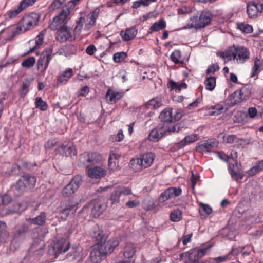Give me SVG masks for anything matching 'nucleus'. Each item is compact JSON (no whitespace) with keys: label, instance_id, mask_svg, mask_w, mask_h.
I'll return each instance as SVG.
<instances>
[{"label":"nucleus","instance_id":"1","mask_svg":"<svg viewBox=\"0 0 263 263\" xmlns=\"http://www.w3.org/2000/svg\"><path fill=\"white\" fill-rule=\"evenodd\" d=\"M223 57L228 60H233L238 64H243L250 59V51L242 46H233L223 53Z\"/></svg>","mask_w":263,"mask_h":263},{"label":"nucleus","instance_id":"2","mask_svg":"<svg viewBox=\"0 0 263 263\" xmlns=\"http://www.w3.org/2000/svg\"><path fill=\"white\" fill-rule=\"evenodd\" d=\"M36 179L33 175L26 174L22 176L12 186L16 196H19L24 192L33 189L36 184Z\"/></svg>","mask_w":263,"mask_h":263},{"label":"nucleus","instance_id":"3","mask_svg":"<svg viewBox=\"0 0 263 263\" xmlns=\"http://www.w3.org/2000/svg\"><path fill=\"white\" fill-rule=\"evenodd\" d=\"M212 18V14L208 11H202L199 16H194L190 18V22L183 26L182 29L202 28L209 24Z\"/></svg>","mask_w":263,"mask_h":263},{"label":"nucleus","instance_id":"4","mask_svg":"<svg viewBox=\"0 0 263 263\" xmlns=\"http://www.w3.org/2000/svg\"><path fill=\"white\" fill-rule=\"evenodd\" d=\"M70 13L71 11L64 7L59 14L54 17L52 21L49 23L50 29L55 31L66 27Z\"/></svg>","mask_w":263,"mask_h":263},{"label":"nucleus","instance_id":"5","mask_svg":"<svg viewBox=\"0 0 263 263\" xmlns=\"http://www.w3.org/2000/svg\"><path fill=\"white\" fill-rule=\"evenodd\" d=\"M70 247V243L65 238L56 239L52 243L49 245L48 253L50 255L57 258L58 256L67 251Z\"/></svg>","mask_w":263,"mask_h":263},{"label":"nucleus","instance_id":"6","mask_svg":"<svg viewBox=\"0 0 263 263\" xmlns=\"http://www.w3.org/2000/svg\"><path fill=\"white\" fill-rule=\"evenodd\" d=\"M155 156L153 153H146L141 155L140 157L133 158L130 161L132 166L137 164V170H142L149 167L153 163Z\"/></svg>","mask_w":263,"mask_h":263},{"label":"nucleus","instance_id":"7","mask_svg":"<svg viewBox=\"0 0 263 263\" xmlns=\"http://www.w3.org/2000/svg\"><path fill=\"white\" fill-rule=\"evenodd\" d=\"M159 119L161 120V123L159 124L164 126L167 127L171 129V131L179 132L180 129L179 125H174L173 124V116H172V109L171 108H166L164 109L159 116Z\"/></svg>","mask_w":263,"mask_h":263},{"label":"nucleus","instance_id":"8","mask_svg":"<svg viewBox=\"0 0 263 263\" xmlns=\"http://www.w3.org/2000/svg\"><path fill=\"white\" fill-rule=\"evenodd\" d=\"M39 15L35 13H32L24 16L18 24L21 31L25 32L35 26L39 21Z\"/></svg>","mask_w":263,"mask_h":263},{"label":"nucleus","instance_id":"9","mask_svg":"<svg viewBox=\"0 0 263 263\" xmlns=\"http://www.w3.org/2000/svg\"><path fill=\"white\" fill-rule=\"evenodd\" d=\"M263 11V3L254 0L250 2L247 5V13L248 17L251 19H255L260 16Z\"/></svg>","mask_w":263,"mask_h":263},{"label":"nucleus","instance_id":"10","mask_svg":"<svg viewBox=\"0 0 263 263\" xmlns=\"http://www.w3.org/2000/svg\"><path fill=\"white\" fill-rule=\"evenodd\" d=\"M108 254L107 251V246L105 244L97 243L92 247V249L90 253V259L93 262H98L100 261L103 257Z\"/></svg>","mask_w":263,"mask_h":263},{"label":"nucleus","instance_id":"11","mask_svg":"<svg viewBox=\"0 0 263 263\" xmlns=\"http://www.w3.org/2000/svg\"><path fill=\"white\" fill-rule=\"evenodd\" d=\"M82 182V176L76 175L71 181L63 189L62 194L63 196L69 197L78 189Z\"/></svg>","mask_w":263,"mask_h":263},{"label":"nucleus","instance_id":"12","mask_svg":"<svg viewBox=\"0 0 263 263\" xmlns=\"http://www.w3.org/2000/svg\"><path fill=\"white\" fill-rule=\"evenodd\" d=\"M172 130L167 127H164V125L160 124L155 128H154L149 133L148 136V139L153 142L159 141L164 135L173 133Z\"/></svg>","mask_w":263,"mask_h":263},{"label":"nucleus","instance_id":"13","mask_svg":"<svg viewBox=\"0 0 263 263\" xmlns=\"http://www.w3.org/2000/svg\"><path fill=\"white\" fill-rule=\"evenodd\" d=\"M81 162L87 167L100 162L102 156L96 153H84L80 156Z\"/></svg>","mask_w":263,"mask_h":263},{"label":"nucleus","instance_id":"14","mask_svg":"<svg viewBox=\"0 0 263 263\" xmlns=\"http://www.w3.org/2000/svg\"><path fill=\"white\" fill-rule=\"evenodd\" d=\"M57 154L62 156L72 157L77 154L76 147L72 142H65L57 147L55 150Z\"/></svg>","mask_w":263,"mask_h":263},{"label":"nucleus","instance_id":"15","mask_svg":"<svg viewBox=\"0 0 263 263\" xmlns=\"http://www.w3.org/2000/svg\"><path fill=\"white\" fill-rule=\"evenodd\" d=\"M52 48H47L44 50L37 62L39 69L45 70L48 67L49 63L52 58Z\"/></svg>","mask_w":263,"mask_h":263},{"label":"nucleus","instance_id":"16","mask_svg":"<svg viewBox=\"0 0 263 263\" xmlns=\"http://www.w3.org/2000/svg\"><path fill=\"white\" fill-rule=\"evenodd\" d=\"M197 254V253L190 250L187 252L181 254L180 256L184 263H204Z\"/></svg>","mask_w":263,"mask_h":263},{"label":"nucleus","instance_id":"17","mask_svg":"<svg viewBox=\"0 0 263 263\" xmlns=\"http://www.w3.org/2000/svg\"><path fill=\"white\" fill-rule=\"evenodd\" d=\"M90 235L91 238L97 242V243L105 244L107 237L98 226L96 225L93 227Z\"/></svg>","mask_w":263,"mask_h":263},{"label":"nucleus","instance_id":"18","mask_svg":"<svg viewBox=\"0 0 263 263\" xmlns=\"http://www.w3.org/2000/svg\"><path fill=\"white\" fill-rule=\"evenodd\" d=\"M57 39L61 42L67 41H71L73 40L70 28L67 26L57 30Z\"/></svg>","mask_w":263,"mask_h":263},{"label":"nucleus","instance_id":"19","mask_svg":"<svg viewBox=\"0 0 263 263\" xmlns=\"http://www.w3.org/2000/svg\"><path fill=\"white\" fill-rule=\"evenodd\" d=\"M77 210L76 205L72 204L70 201H66L62 203L61 209L59 210V213L65 216H68L70 214H73Z\"/></svg>","mask_w":263,"mask_h":263},{"label":"nucleus","instance_id":"20","mask_svg":"<svg viewBox=\"0 0 263 263\" xmlns=\"http://www.w3.org/2000/svg\"><path fill=\"white\" fill-rule=\"evenodd\" d=\"M136 252L135 245L132 243H127L124 247V255L125 257L131 259L129 261H123L117 263H134V260L132 259L134 255Z\"/></svg>","mask_w":263,"mask_h":263},{"label":"nucleus","instance_id":"21","mask_svg":"<svg viewBox=\"0 0 263 263\" xmlns=\"http://www.w3.org/2000/svg\"><path fill=\"white\" fill-rule=\"evenodd\" d=\"M73 75V72L72 68H67L64 71L59 72L57 76V80L59 83L66 84Z\"/></svg>","mask_w":263,"mask_h":263},{"label":"nucleus","instance_id":"22","mask_svg":"<svg viewBox=\"0 0 263 263\" xmlns=\"http://www.w3.org/2000/svg\"><path fill=\"white\" fill-rule=\"evenodd\" d=\"M105 174V170L101 167L95 166L89 168L88 170V176L92 178H100L104 176Z\"/></svg>","mask_w":263,"mask_h":263},{"label":"nucleus","instance_id":"23","mask_svg":"<svg viewBox=\"0 0 263 263\" xmlns=\"http://www.w3.org/2000/svg\"><path fill=\"white\" fill-rule=\"evenodd\" d=\"M46 213L42 212L39 215L33 218H27L26 219V221L28 222V224L43 226L46 222Z\"/></svg>","mask_w":263,"mask_h":263},{"label":"nucleus","instance_id":"24","mask_svg":"<svg viewBox=\"0 0 263 263\" xmlns=\"http://www.w3.org/2000/svg\"><path fill=\"white\" fill-rule=\"evenodd\" d=\"M138 32L135 27H132L127 29L125 31L122 30L120 32V35L123 41H128L134 39Z\"/></svg>","mask_w":263,"mask_h":263},{"label":"nucleus","instance_id":"25","mask_svg":"<svg viewBox=\"0 0 263 263\" xmlns=\"http://www.w3.org/2000/svg\"><path fill=\"white\" fill-rule=\"evenodd\" d=\"M166 27V22L164 18H160L154 23L149 28L148 33L158 32L165 29Z\"/></svg>","mask_w":263,"mask_h":263},{"label":"nucleus","instance_id":"26","mask_svg":"<svg viewBox=\"0 0 263 263\" xmlns=\"http://www.w3.org/2000/svg\"><path fill=\"white\" fill-rule=\"evenodd\" d=\"M123 96V94L121 92L111 91L108 90L106 94V98L108 102L110 104L115 103L119 100Z\"/></svg>","mask_w":263,"mask_h":263},{"label":"nucleus","instance_id":"27","mask_svg":"<svg viewBox=\"0 0 263 263\" xmlns=\"http://www.w3.org/2000/svg\"><path fill=\"white\" fill-rule=\"evenodd\" d=\"M9 236L6 223L4 221H0V244L5 243Z\"/></svg>","mask_w":263,"mask_h":263},{"label":"nucleus","instance_id":"28","mask_svg":"<svg viewBox=\"0 0 263 263\" xmlns=\"http://www.w3.org/2000/svg\"><path fill=\"white\" fill-rule=\"evenodd\" d=\"M263 69V60L256 58L254 60V65L252 68L251 77H255Z\"/></svg>","mask_w":263,"mask_h":263},{"label":"nucleus","instance_id":"29","mask_svg":"<svg viewBox=\"0 0 263 263\" xmlns=\"http://www.w3.org/2000/svg\"><path fill=\"white\" fill-rule=\"evenodd\" d=\"M93 206L91 210V214L94 217H99L104 210L101 201L99 200H95L93 201Z\"/></svg>","mask_w":263,"mask_h":263},{"label":"nucleus","instance_id":"30","mask_svg":"<svg viewBox=\"0 0 263 263\" xmlns=\"http://www.w3.org/2000/svg\"><path fill=\"white\" fill-rule=\"evenodd\" d=\"M198 139V136L197 134H191L186 136L179 143V146L184 147L186 145L193 143Z\"/></svg>","mask_w":263,"mask_h":263},{"label":"nucleus","instance_id":"31","mask_svg":"<svg viewBox=\"0 0 263 263\" xmlns=\"http://www.w3.org/2000/svg\"><path fill=\"white\" fill-rule=\"evenodd\" d=\"M213 146V143L205 140L199 142L196 146V148L199 151L209 152Z\"/></svg>","mask_w":263,"mask_h":263},{"label":"nucleus","instance_id":"32","mask_svg":"<svg viewBox=\"0 0 263 263\" xmlns=\"http://www.w3.org/2000/svg\"><path fill=\"white\" fill-rule=\"evenodd\" d=\"M168 84L169 87H170L171 89H176L177 92H179L182 89L187 88V84L185 83H177L172 80H170Z\"/></svg>","mask_w":263,"mask_h":263},{"label":"nucleus","instance_id":"33","mask_svg":"<svg viewBox=\"0 0 263 263\" xmlns=\"http://www.w3.org/2000/svg\"><path fill=\"white\" fill-rule=\"evenodd\" d=\"M162 105V100L160 98L157 97L149 100L146 104V106L149 109H157Z\"/></svg>","mask_w":263,"mask_h":263},{"label":"nucleus","instance_id":"34","mask_svg":"<svg viewBox=\"0 0 263 263\" xmlns=\"http://www.w3.org/2000/svg\"><path fill=\"white\" fill-rule=\"evenodd\" d=\"M204 85L206 90L212 91L216 86V78L213 76L207 77L204 81Z\"/></svg>","mask_w":263,"mask_h":263},{"label":"nucleus","instance_id":"35","mask_svg":"<svg viewBox=\"0 0 263 263\" xmlns=\"http://www.w3.org/2000/svg\"><path fill=\"white\" fill-rule=\"evenodd\" d=\"M120 156V154L115 153L112 150L110 151V157L108 159V166L110 169H114L116 164V162L114 160H118Z\"/></svg>","mask_w":263,"mask_h":263},{"label":"nucleus","instance_id":"36","mask_svg":"<svg viewBox=\"0 0 263 263\" xmlns=\"http://www.w3.org/2000/svg\"><path fill=\"white\" fill-rule=\"evenodd\" d=\"M182 211L176 209L173 210L170 213V219L173 222H178L182 219Z\"/></svg>","mask_w":263,"mask_h":263},{"label":"nucleus","instance_id":"37","mask_svg":"<svg viewBox=\"0 0 263 263\" xmlns=\"http://www.w3.org/2000/svg\"><path fill=\"white\" fill-rule=\"evenodd\" d=\"M181 57V52L179 50H174L171 54L170 58L175 64H183V61L180 60Z\"/></svg>","mask_w":263,"mask_h":263},{"label":"nucleus","instance_id":"38","mask_svg":"<svg viewBox=\"0 0 263 263\" xmlns=\"http://www.w3.org/2000/svg\"><path fill=\"white\" fill-rule=\"evenodd\" d=\"M200 213L202 217H205L212 212V208L208 204L202 203L200 204Z\"/></svg>","mask_w":263,"mask_h":263},{"label":"nucleus","instance_id":"39","mask_svg":"<svg viewBox=\"0 0 263 263\" xmlns=\"http://www.w3.org/2000/svg\"><path fill=\"white\" fill-rule=\"evenodd\" d=\"M233 97L235 103H239L246 99V96L243 90H237L233 93Z\"/></svg>","mask_w":263,"mask_h":263},{"label":"nucleus","instance_id":"40","mask_svg":"<svg viewBox=\"0 0 263 263\" xmlns=\"http://www.w3.org/2000/svg\"><path fill=\"white\" fill-rule=\"evenodd\" d=\"M263 170V160L256 163V165L248 171L249 176H253Z\"/></svg>","mask_w":263,"mask_h":263},{"label":"nucleus","instance_id":"41","mask_svg":"<svg viewBox=\"0 0 263 263\" xmlns=\"http://www.w3.org/2000/svg\"><path fill=\"white\" fill-rule=\"evenodd\" d=\"M119 242L117 238H114L110 239L105 245L107 246V251L108 253H110L114 249L119 245Z\"/></svg>","mask_w":263,"mask_h":263},{"label":"nucleus","instance_id":"42","mask_svg":"<svg viewBox=\"0 0 263 263\" xmlns=\"http://www.w3.org/2000/svg\"><path fill=\"white\" fill-rule=\"evenodd\" d=\"M29 230V224L23 223L16 227L15 232H17L23 236L26 237V234Z\"/></svg>","mask_w":263,"mask_h":263},{"label":"nucleus","instance_id":"43","mask_svg":"<svg viewBox=\"0 0 263 263\" xmlns=\"http://www.w3.org/2000/svg\"><path fill=\"white\" fill-rule=\"evenodd\" d=\"M25 237L23 236L22 235L15 231L13 234L11 245L13 246L15 245H19L25 239Z\"/></svg>","mask_w":263,"mask_h":263},{"label":"nucleus","instance_id":"44","mask_svg":"<svg viewBox=\"0 0 263 263\" xmlns=\"http://www.w3.org/2000/svg\"><path fill=\"white\" fill-rule=\"evenodd\" d=\"M35 105L37 108H39L42 111L46 110L48 107L47 103L43 101L41 97L36 98Z\"/></svg>","mask_w":263,"mask_h":263},{"label":"nucleus","instance_id":"45","mask_svg":"<svg viewBox=\"0 0 263 263\" xmlns=\"http://www.w3.org/2000/svg\"><path fill=\"white\" fill-rule=\"evenodd\" d=\"M127 57L125 52H119L115 53L113 55V60L115 63H120L124 61Z\"/></svg>","mask_w":263,"mask_h":263},{"label":"nucleus","instance_id":"46","mask_svg":"<svg viewBox=\"0 0 263 263\" xmlns=\"http://www.w3.org/2000/svg\"><path fill=\"white\" fill-rule=\"evenodd\" d=\"M21 11V9H20L18 6L17 8H14V9L7 11L5 14V16L7 18H13L16 17Z\"/></svg>","mask_w":263,"mask_h":263},{"label":"nucleus","instance_id":"47","mask_svg":"<svg viewBox=\"0 0 263 263\" xmlns=\"http://www.w3.org/2000/svg\"><path fill=\"white\" fill-rule=\"evenodd\" d=\"M121 195L120 194L118 187L116 190H114L112 192L109 198L112 204L118 203L120 200Z\"/></svg>","mask_w":263,"mask_h":263},{"label":"nucleus","instance_id":"48","mask_svg":"<svg viewBox=\"0 0 263 263\" xmlns=\"http://www.w3.org/2000/svg\"><path fill=\"white\" fill-rule=\"evenodd\" d=\"M57 45H52L50 46L48 49H51L52 48V57L55 55H63L64 56V54L66 53H65V48L64 47H62L61 48H59L57 50L56 49Z\"/></svg>","mask_w":263,"mask_h":263},{"label":"nucleus","instance_id":"49","mask_svg":"<svg viewBox=\"0 0 263 263\" xmlns=\"http://www.w3.org/2000/svg\"><path fill=\"white\" fill-rule=\"evenodd\" d=\"M167 191L172 198H175L180 196L182 193V190L180 187H171L168 188Z\"/></svg>","mask_w":263,"mask_h":263},{"label":"nucleus","instance_id":"50","mask_svg":"<svg viewBox=\"0 0 263 263\" xmlns=\"http://www.w3.org/2000/svg\"><path fill=\"white\" fill-rule=\"evenodd\" d=\"M35 62V59L34 57H30L25 59L21 65L24 67L30 68L32 67Z\"/></svg>","mask_w":263,"mask_h":263},{"label":"nucleus","instance_id":"51","mask_svg":"<svg viewBox=\"0 0 263 263\" xmlns=\"http://www.w3.org/2000/svg\"><path fill=\"white\" fill-rule=\"evenodd\" d=\"M36 1V0H22L18 5V7L22 11L28 7L32 6Z\"/></svg>","mask_w":263,"mask_h":263},{"label":"nucleus","instance_id":"52","mask_svg":"<svg viewBox=\"0 0 263 263\" xmlns=\"http://www.w3.org/2000/svg\"><path fill=\"white\" fill-rule=\"evenodd\" d=\"M238 28L241 31L247 33H251L253 31L252 26L245 23L238 24Z\"/></svg>","mask_w":263,"mask_h":263},{"label":"nucleus","instance_id":"53","mask_svg":"<svg viewBox=\"0 0 263 263\" xmlns=\"http://www.w3.org/2000/svg\"><path fill=\"white\" fill-rule=\"evenodd\" d=\"M223 139L224 142L229 144H233L237 141V138L235 135H224Z\"/></svg>","mask_w":263,"mask_h":263},{"label":"nucleus","instance_id":"54","mask_svg":"<svg viewBox=\"0 0 263 263\" xmlns=\"http://www.w3.org/2000/svg\"><path fill=\"white\" fill-rule=\"evenodd\" d=\"M65 2L63 0H53L50 6V9L54 10L59 9Z\"/></svg>","mask_w":263,"mask_h":263},{"label":"nucleus","instance_id":"55","mask_svg":"<svg viewBox=\"0 0 263 263\" xmlns=\"http://www.w3.org/2000/svg\"><path fill=\"white\" fill-rule=\"evenodd\" d=\"M179 14H188L192 12V8L187 6H183L177 9Z\"/></svg>","mask_w":263,"mask_h":263},{"label":"nucleus","instance_id":"56","mask_svg":"<svg viewBox=\"0 0 263 263\" xmlns=\"http://www.w3.org/2000/svg\"><path fill=\"white\" fill-rule=\"evenodd\" d=\"M209 247H205L201 249H192L194 252L197 253V255L200 257V258H201L203 256H204L206 253L207 251L209 250Z\"/></svg>","mask_w":263,"mask_h":263},{"label":"nucleus","instance_id":"57","mask_svg":"<svg viewBox=\"0 0 263 263\" xmlns=\"http://www.w3.org/2000/svg\"><path fill=\"white\" fill-rule=\"evenodd\" d=\"M212 110L211 115H217L221 112V111L223 110V107L220 105H217L212 107Z\"/></svg>","mask_w":263,"mask_h":263},{"label":"nucleus","instance_id":"58","mask_svg":"<svg viewBox=\"0 0 263 263\" xmlns=\"http://www.w3.org/2000/svg\"><path fill=\"white\" fill-rule=\"evenodd\" d=\"M80 1V0H71L65 5L64 7L71 12V11L74 9L77 2Z\"/></svg>","mask_w":263,"mask_h":263},{"label":"nucleus","instance_id":"59","mask_svg":"<svg viewBox=\"0 0 263 263\" xmlns=\"http://www.w3.org/2000/svg\"><path fill=\"white\" fill-rule=\"evenodd\" d=\"M43 39V34L42 33H40L35 39V46L33 48L32 50H34L42 44Z\"/></svg>","mask_w":263,"mask_h":263},{"label":"nucleus","instance_id":"60","mask_svg":"<svg viewBox=\"0 0 263 263\" xmlns=\"http://www.w3.org/2000/svg\"><path fill=\"white\" fill-rule=\"evenodd\" d=\"M243 247L244 248V249H242V250L241 255L243 257L249 255L253 250L252 247L251 245H246Z\"/></svg>","mask_w":263,"mask_h":263},{"label":"nucleus","instance_id":"61","mask_svg":"<svg viewBox=\"0 0 263 263\" xmlns=\"http://www.w3.org/2000/svg\"><path fill=\"white\" fill-rule=\"evenodd\" d=\"M242 249H244L243 246H239L237 248L233 247L228 254L229 255L230 254H233L234 256L238 255V254H241Z\"/></svg>","mask_w":263,"mask_h":263},{"label":"nucleus","instance_id":"62","mask_svg":"<svg viewBox=\"0 0 263 263\" xmlns=\"http://www.w3.org/2000/svg\"><path fill=\"white\" fill-rule=\"evenodd\" d=\"M216 154L219 159L225 162L228 161L232 156V154L231 155V156H229L222 152H217Z\"/></svg>","mask_w":263,"mask_h":263},{"label":"nucleus","instance_id":"63","mask_svg":"<svg viewBox=\"0 0 263 263\" xmlns=\"http://www.w3.org/2000/svg\"><path fill=\"white\" fill-rule=\"evenodd\" d=\"M121 195H129L132 194V192L130 189L127 187H118Z\"/></svg>","mask_w":263,"mask_h":263},{"label":"nucleus","instance_id":"64","mask_svg":"<svg viewBox=\"0 0 263 263\" xmlns=\"http://www.w3.org/2000/svg\"><path fill=\"white\" fill-rule=\"evenodd\" d=\"M219 69V66L217 64H214L211 65L209 66L206 71V73L209 74L211 73H214L215 71H217Z\"/></svg>","mask_w":263,"mask_h":263}]
</instances>
